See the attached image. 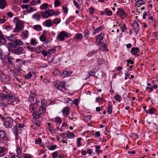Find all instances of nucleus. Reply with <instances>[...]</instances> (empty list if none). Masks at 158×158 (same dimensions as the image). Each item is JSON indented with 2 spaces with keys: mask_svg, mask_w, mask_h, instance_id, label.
<instances>
[{
  "mask_svg": "<svg viewBox=\"0 0 158 158\" xmlns=\"http://www.w3.org/2000/svg\"><path fill=\"white\" fill-rule=\"evenodd\" d=\"M13 94L11 91L6 87H4L2 91V94H0V97L3 100H10L8 104L14 105L16 102L14 100L15 98L13 97Z\"/></svg>",
  "mask_w": 158,
  "mask_h": 158,
  "instance_id": "nucleus-1",
  "label": "nucleus"
},
{
  "mask_svg": "<svg viewBox=\"0 0 158 158\" xmlns=\"http://www.w3.org/2000/svg\"><path fill=\"white\" fill-rule=\"evenodd\" d=\"M14 22L16 23L15 28L13 31L14 32H19L23 30L24 26L22 21L19 20L18 18L15 17L14 19Z\"/></svg>",
  "mask_w": 158,
  "mask_h": 158,
  "instance_id": "nucleus-2",
  "label": "nucleus"
},
{
  "mask_svg": "<svg viewBox=\"0 0 158 158\" xmlns=\"http://www.w3.org/2000/svg\"><path fill=\"white\" fill-rule=\"evenodd\" d=\"M9 50L10 52L16 55L23 54L25 53L24 49L22 47L20 46L15 48L9 47Z\"/></svg>",
  "mask_w": 158,
  "mask_h": 158,
  "instance_id": "nucleus-3",
  "label": "nucleus"
},
{
  "mask_svg": "<svg viewBox=\"0 0 158 158\" xmlns=\"http://www.w3.org/2000/svg\"><path fill=\"white\" fill-rule=\"evenodd\" d=\"M40 13L42 18H48L49 17L54 15L55 13V11L52 10H49L45 11H40Z\"/></svg>",
  "mask_w": 158,
  "mask_h": 158,
  "instance_id": "nucleus-4",
  "label": "nucleus"
},
{
  "mask_svg": "<svg viewBox=\"0 0 158 158\" xmlns=\"http://www.w3.org/2000/svg\"><path fill=\"white\" fill-rule=\"evenodd\" d=\"M69 36L68 33L64 31H62L59 33L57 36V39L59 41H64L65 40V38H68Z\"/></svg>",
  "mask_w": 158,
  "mask_h": 158,
  "instance_id": "nucleus-5",
  "label": "nucleus"
},
{
  "mask_svg": "<svg viewBox=\"0 0 158 158\" xmlns=\"http://www.w3.org/2000/svg\"><path fill=\"white\" fill-rule=\"evenodd\" d=\"M14 120L10 117L7 118L4 122V124L6 128H11L13 125Z\"/></svg>",
  "mask_w": 158,
  "mask_h": 158,
  "instance_id": "nucleus-6",
  "label": "nucleus"
},
{
  "mask_svg": "<svg viewBox=\"0 0 158 158\" xmlns=\"http://www.w3.org/2000/svg\"><path fill=\"white\" fill-rule=\"evenodd\" d=\"M116 14L117 15L122 19H124L127 16V14L125 12L124 9L121 7L118 8Z\"/></svg>",
  "mask_w": 158,
  "mask_h": 158,
  "instance_id": "nucleus-7",
  "label": "nucleus"
},
{
  "mask_svg": "<svg viewBox=\"0 0 158 158\" xmlns=\"http://www.w3.org/2000/svg\"><path fill=\"white\" fill-rule=\"evenodd\" d=\"M0 79L5 83L7 84L11 83L9 77L4 75L2 71L0 72Z\"/></svg>",
  "mask_w": 158,
  "mask_h": 158,
  "instance_id": "nucleus-8",
  "label": "nucleus"
},
{
  "mask_svg": "<svg viewBox=\"0 0 158 158\" xmlns=\"http://www.w3.org/2000/svg\"><path fill=\"white\" fill-rule=\"evenodd\" d=\"M65 82L64 81H56L55 84V87L60 90H62V89L65 88Z\"/></svg>",
  "mask_w": 158,
  "mask_h": 158,
  "instance_id": "nucleus-9",
  "label": "nucleus"
},
{
  "mask_svg": "<svg viewBox=\"0 0 158 158\" xmlns=\"http://www.w3.org/2000/svg\"><path fill=\"white\" fill-rule=\"evenodd\" d=\"M6 137L7 134L6 132L4 130H0V140L5 138L3 140L6 141V143L4 142L5 143H6V144H7L6 141L9 140L8 138H6Z\"/></svg>",
  "mask_w": 158,
  "mask_h": 158,
  "instance_id": "nucleus-10",
  "label": "nucleus"
},
{
  "mask_svg": "<svg viewBox=\"0 0 158 158\" xmlns=\"http://www.w3.org/2000/svg\"><path fill=\"white\" fill-rule=\"evenodd\" d=\"M17 125H16L15 126H14L13 128L12 129L14 133V134L15 135L16 139H19V135L18 134H20L22 131L21 130L20 131H19L17 128Z\"/></svg>",
  "mask_w": 158,
  "mask_h": 158,
  "instance_id": "nucleus-11",
  "label": "nucleus"
},
{
  "mask_svg": "<svg viewBox=\"0 0 158 158\" xmlns=\"http://www.w3.org/2000/svg\"><path fill=\"white\" fill-rule=\"evenodd\" d=\"M132 27L134 30L135 31L136 34L139 31V24L136 22H134L132 24Z\"/></svg>",
  "mask_w": 158,
  "mask_h": 158,
  "instance_id": "nucleus-12",
  "label": "nucleus"
},
{
  "mask_svg": "<svg viewBox=\"0 0 158 158\" xmlns=\"http://www.w3.org/2000/svg\"><path fill=\"white\" fill-rule=\"evenodd\" d=\"M27 48L32 51H36V53L37 54H39L40 53V51H39L38 50H37V49H40V47H37L36 48H34L32 47H31L30 46H28L27 47Z\"/></svg>",
  "mask_w": 158,
  "mask_h": 158,
  "instance_id": "nucleus-13",
  "label": "nucleus"
},
{
  "mask_svg": "<svg viewBox=\"0 0 158 158\" xmlns=\"http://www.w3.org/2000/svg\"><path fill=\"white\" fill-rule=\"evenodd\" d=\"M83 37V35L81 33H76L73 37V40L77 41L81 40Z\"/></svg>",
  "mask_w": 158,
  "mask_h": 158,
  "instance_id": "nucleus-14",
  "label": "nucleus"
},
{
  "mask_svg": "<svg viewBox=\"0 0 158 158\" xmlns=\"http://www.w3.org/2000/svg\"><path fill=\"white\" fill-rule=\"evenodd\" d=\"M103 33H101L98 36L96 40V42L97 43L98 45L101 43L102 40L103 39Z\"/></svg>",
  "mask_w": 158,
  "mask_h": 158,
  "instance_id": "nucleus-15",
  "label": "nucleus"
},
{
  "mask_svg": "<svg viewBox=\"0 0 158 158\" xmlns=\"http://www.w3.org/2000/svg\"><path fill=\"white\" fill-rule=\"evenodd\" d=\"M139 50L138 48L133 47L131 48V52L132 55H136L139 52Z\"/></svg>",
  "mask_w": 158,
  "mask_h": 158,
  "instance_id": "nucleus-16",
  "label": "nucleus"
},
{
  "mask_svg": "<svg viewBox=\"0 0 158 158\" xmlns=\"http://www.w3.org/2000/svg\"><path fill=\"white\" fill-rule=\"evenodd\" d=\"M69 108L68 106L65 107L62 110V113L64 115L67 116H68L69 112Z\"/></svg>",
  "mask_w": 158,
  "mask_h": 158,
  "instance_id": "nucleus-17",
  "label": "nucleus"
},
{
  "mask_svg": "<svg viewBox=\"0 0 158 158\" xmlns=\"http://www.w3.org/2000/svg\"><path fill=\"white\" fill-rule=\"evenodd\" d=\"M45 26L47 27H51L53 25V23L52 22L51 19H48L45 20L44 22Z\"/></svg>",
  "mask_w": 158,
  "mask_h": 158,
  "instance_id": "nucleus-18",
  "label": "nucleus"
},
{
  "mask_svg": "<svg viewBox=\"0 0 158 158\" xmlns=\"http://www.w3.org/2000/svg\"><path fill=\"white\" fill-rule=\"evenodd\" d=\"M41 17V15L38 13H35L32 16L33 19L37 21H39L40 20Z\"/></svg>",
  "mask_w": 158,
  "mask_h": 158,
  "instance_id": "nucleus-19",
  "label": "nucleus"
},
{
  "mask_svg": "<svg viewBox=\"0 0 158 158\" xmlns=\"http://www.w3.org/2000/svg\"><path fill=\"white\" fill-rule=\"evenodd\" d=\"M6 5V0H0V8L3 9L5 8Z\"/></svg>",
  "mask_w": 158,
  "mask_h": 158,
  "instance_id": "nucleus-20",
  "label": "nucleus"
},
{
  "mask_svg": "<svg viewBox=\"0 0 158 158\" xmlns=\"http://www.w3.org/2000/svg\"><path fill=\"white\" fill-rule=\"evenodd\" d=\"M145 3V2L144 1L139 0L136 2L135 6L137 7H139L141 5H144Z\"/></svg>",
  "mask_w": 158,
  "mask_h": 158,
  "instance_id": "nucleus-21",
  "label": "nucleus"
},
{
  "mask_svg": "<svg viewBox=\"0 0 158 158\" xmlns=\"http://www.w3.org/2000/svg\"><path fill=\"white\" fill-rule=\"evenodd\" d=\"M41 113H39L37 110L33 112V115L34 118L35 119H38L40 117Z\"/></svg>",
  "mask_w": 158,
  "mask_h": 158,
  "instance_id": "nucleus-22",
  "label": "nucleus"
},
{
  "mask_svg": "<svg viewBox=\"0 0 158 158\" xmlns=\"http://www.w3.org/2000/svg\"><path fill=\"white\" fill-rule=\"evenodd\" d=\"M6 40L5 38V37L4 36V35L2 33L0 35V42L3 44H5Z\"/></svg>",
  "mask_w": 158,
  "mask_h": 158,
  "instance_id": "nucleus-23",
  "label": "nucleus"
},
{
  "mask_svg": "<svg viewBox=\"0 0 158 158\" xmlns=\"http://www.w3.org/2000/svg\"><path fill=\"white\" fill-rule=\"evenodd\" d=\"M28 31L27 30H25L23 31L21 34V36L23 37L24 39H26L28 36Z\"/></svg>",
  "mask_w": 158,
  "mask_h": 158,
  "instance_id": "nucleus-24",
  "label": "nucleus"
},
{
  "mask_svg": "<svg viewBox=\"0 0 158 158\" xmlns=\"http://www.w3.org/2000/svg\"><path fill=\"white\" fill-rule=\"evenodd\" d=\"M103 28V27L102 26H100L97 28L92 31V34L94 35L96 33L99 32L100 31H101Z\"/></svg>",
  "mask_w": 158,
  "mask_h": 158,
  "instance_id": "nucleus-25",
  "label": "nucleus"
},
{
  "mask_svg": "<svg viewBox=\"0 0 158 158\" xmlns=\"http://www.w3.org/2000/svg\"><path fill=\"white\" fill-rule=\"evenodd\" d=\"M30 110L31 112H34L37 110V108L34 104H31L29 106Z\"/></svg>",
  "mask_w": 158,
  "mask_h": 158,
  "instance_id": "nucleus-26",
  "label": "nucleus"
},
{
  "mask_svg": "<svg viewBox=\"0 0 158 158\" xmlns=\"http://www.w3.org/2000/svg\"><path fill=\"white\" fill-rule=\"evenodd\" d=\"M109 104L108 105V110H107V113L108 114H111L112 112V105L111 103H110L109 102H108Z\"/></svg>",
  "mask_w": 158,
  "mask_h": 158,
  "instance_id": "nucleus-27",
  "label": "nucleus"
},
{
  "mask_svg": "<svg viewBox=\"0 0 158 158\" xmlns=\"http://www.w3.org/2000/svg\"><path fill=\"white\" fill-rule=\"evenodd\" d=\"M12 42H10L8 43V45L12 47V48H16V47L18 45L17 43L15 40L14 41Z\"/></svg>",
  "mask_w": 158,
  "mask_h": 158,
  "instance_id": "nucleus-28",
  "label": "nucleus"
},
{
  "mask_svg": "<svg viewBox=\"0 0 158 158\" xmlns=\"http://www.w3.org/2000/svg\"><path fill=\"white\" fill-rule=\"evenodd\" d=\"M8 40L11 41H14L15 39V37L13 35H10L9 36H5Z\"/></svg>",
  "mask_w": 158,
  "mask_h": 158,
  "instance_id": "nucleus-29",
  "label": "nucleus"
},
{
  "mask_svg": "<svg viewBox=\"0 0 158 158\" xmlns=\"http://www.w3.org/2000/svg\"><path fill=\"white\" fill-rule=\"evenodd\" d=\"M106 41L105 42L103 41L102 42H101V43L100 44H101V46L103 48L105 49V50L108 51L109 50L107 48V45L106 44Z\"/></svg>",
  "mask_w": 158,
  "mask_h": 158,
  "instance_id": "nucleus-30",
  "label": "nucleus"
},
{
  "mask_svg": "<svg viewBox=\"0 0 158 158\" xmlns=\"http://www.w3.org/2000/svg\"><path fill=\"white\" fill-rule=\"evenodd\" d=\"M33 28L36 31H39L42 30V27L38 25L34 26Z\"/></svg>",
  "mask_w": 158,
  "mask_h": 158,
  "instance_id": "nucleus-31",
  "label": "nucleus"
},
{
  "mask_svg": "<svg viewBox=\"0 0 158 158\" xmlns=\"http://www.w3.org/2000/svg\"><path fill=\"white\" fill-rule=\"evenodd\" d=\"M48 4L47 3H44L42 4L40 6V8L41 10H46L48 7Z\"/></svg>",
  "mask_w": 158,
  "mask_h": 158,
  "instance_id": "nucleus-32",
  "label": "nucleus"
},
{
  "mask_svg": "<svg viewBox=\"0 0 158 158\" xmlns=\"http://www.w3.org/2000/svg\"><path fill=\"white\" fill-rule=\"evenodd\" d=\"M66 135L68 138L69 139L73 138L75 136L73 133L70 132H67Z\"/></svg>",
  "mask_w": 158,
  "mask_h": 158,
  "instance_id": "nucleus-33",
  "label": "nucleus"
},
{
  "mask_svg": "<svg viewBox=\"0 0 158 158\" xmlns=\"http://www.w3.org/2000/svg\"><path fill=\"white\" fill-rule=\"evenodd\" d=\"M105 13L107 15L110 16L112 14V12L111 10H109L108 8H106L105 9Z\"/></svg>",
  "mask_w": 158,
  "mask_h": 158,
  "instance_id": "nucleus-34",
  "label": "nucleus"
},
{
  "mask_svg": "<svg viewBox=\"0 0 158 158\" xmlns=\"http://www.w3.org/2000/svg\"><path fill=\"white\" fill-rule=\"evenodd\" d=\"M98 71V69H97L95 67L94 68L92 69L90 71L89 73L92 75H94L96 73V72Z\"/></svg>",
  "mask_w": 158,
  "mask_h": 158,
  "instance_id": "nucleus-35",
  "label": "nucleus"
},
{
  "mask_svg": "<svg viewBox=\"0 0 158 158\" xmlns=\"http://www.w3.org/2000/svg\"><path fill=\"white\" fill-rule=\"evenodd\" d=\"M95 147L96 148V152L97 153L98 155H99V152L100 151V146L98 145H96L95 146Z\"/></svg>",
  "mask_w": 158,
  "mask_h": 158,
  "instance_id": "nucleus-36",
  "label": "nucleus"
},
{
  "mask_svg": "<svg viewBox=\"0 0 158 158\" xmlns=\"http://www.w3.org/2000/svg\"><path fill=\"white\" fill-rule=\"evenodd\" d=\"M114 98L115 100L118 102H120L121 100V96L118 94H116L114 96Z\"/></svg>",
  "mask_w": 158,
  "mask_h": 158,
  "instance_id": "nucleus-37",
  "label": "nucleus"
},
{
  "mask_svg": "<svg viewBox=\"0 0 158 158\" xmlns=\"http://www.w3.org/2000/svg\"><path fill=\"white\" fill-rule=\"evenodd\" d=\"M156 111V110L153 108H150L148 110V113H149V114H152L154 113Z\"/></svg>",
  "mask_w": 158,
  "mask_h": 158,
  "instance_id": "nucleus-38",
  "label": "nucleus"
},
{
  "mask_svg": "<svg viewBox=\"0 0 158 158\" xmlns=\"http://www.w3.org/2000/svg\"><path fill=\"white\" fill-rule=\"evenodd\" d=\"M34 95L33 94H31L29 96L28 100L30 102H32L34 100Z\"/></svg>",
  "mask_w": 158,
  "mask_h": 158,
  "instance_id": "nucleus-39",
  "label": "nucleus"
},
{
  "mask_svg": "<svg viewBox=\"0 0 158 158\" xmlns=\"http://www.w3.org/2000/svg\"><path fill=\"white\" fill-rule=\"evenodd\" d=\"M36 10V9L35 7H31L29 9H27V12L28 13H30L31 12Z\"/></svg>",
  "mask_w": 158,
  "mask_h": 158,
  "instance_id": "nucleus-40",
  "label": "nucleus"
},
{
  "mask_svg": "<svg viewBox=\"0 0 158 158\" xmlns=\"http://www.w3.org/2000/svg\"><path fill=\"white\" fill-rule=\"evenodd\" d=\"M85 35L84 36L86 38H88L89 37V31L88 30L86 29L84 32Z\"/></svg>",
  "mask_w": 158,
  "mask_h": 158,
  "instance_id": "nucleus-41",
  "label": "nucleus"
},
{
  "mask_svg": "<svg viewBox=\"0 0 158 158\" xmlns=\"http://www.w3.org/2000/svg\"><path fill=\"white\" fill-rule=\"evenodd\" d=\"M5 150L2 148H0V157H2L4 155Z\"/></svg>",
  "mask_w": 158,
  "mask_h": 158,
  "instance_id": "nucleus-42",
  "label": "nucleus"
},
{
  "mask_svg": "<svg viewBox=\"0 0 158 158\" xmlns=\"http://www.w3.org/2000/svg\"><path fill=\"white\" fill-rule=\"evenodd\" d=\"M96 53V52L95 51H90L88 53V54H87V56L88 57L94 55V54Z\"/></svg>",
  "mask_w": 158,
  "mask_h": 158,
  "instance_id": "nucleus-43",
  "label": "nucleus"
},
{
  "mask_svg": "<svg viewBox=\"0 0 158 158\" xmlns=\"http://www.w3.org/2000/svg\"><path fill=\"white\" fill-rule=\"evenodd\" d=\"M7 59V58H6ZM8 61L9 62V64L10 65H12L13 64V62H12V60L13 59H14V58H11L10 57H8L7 58Z\"/></svg>",
  "mask_w": 158,
  "mask_h": 158,
  "instance_id": "nucleus-44",
  "label": "nucleus"
},
{
  "mask_svg": "<svg viewBox=\"0 0 158 158\" xmlns=\"http://www.w3.org/2000/svg\"><path fill=\"white\" fill-rule=\"evenodd\" d=\"M56 121V123H59V124L61 123V120L60 118L59 117H56L55 118Z\"/></svg>",
  "mask_w": 158,
  "mask_h": 158,
  "instance_id": "nucleus-45",
  "label": "nucleus"
},
{
  "mask_svg": "<svg viewBox=\"0 0 158 158\" xmlns=\"http://www.w3.org/2000/svg\"><path fill=\"white\" fill-rule=\"evenodd\" d=\"M42 142V139L40 138L36 139L35 140V143L37 144H39Z\"/></svg>",
  "mask_w": 158,
  "mask_h": 158,
  "instance_id": "nucleus-46",
  "label": "nucleus"
},
{
  "mask_svg": "<svg viewBox=\"0 0 158 158\" xmlns=\"http://www.w3.org/2000/svg\"><path fill=\"white\" fill-rule=\"evenodd\" d=\"M82 139L81 138H79L77 139V147H79L81 146V141Z\"/></svg>",
  "mask_w": 158,
  "mask_h": 158,
  "instance_id": "nucleus-47",
  "label": "nucleus"
},
{
  "mask_svg": "<svg viewBox=\"0 0 158 158\" xmlns=\"http://www.w3.org/2000/svg\"><path fill=\"white\" fill-rule=\"evenodd\" d=\"M60 20L59 19L56 18L53 21V23L58 24L60 23Z\"/></svg>",
  "mask_w": 158,
  "mask_h": 158,
  "instance_id": "nucleus-48",
  "label": "nucleus"
},
{
  "mask_svg": "<svg viewBox=\"0 0 158 158\" xmlns=\"http://www.w3.org/2000/svg\"><path fill=\"white\" fill-rule=\"evenodd\" d=\"M88 10L89 13L91 15H92L94 13V9L93 7H90V8Z\"/></svg>",
  "mask_w": 158,
  "mask_h": 158,
  "instance_id": "nucleus-49",
  "label": "nucleus"
},
{
  "mask_svg": "<svg viewBox=\"0 0 158 158\" xmlns=\"http://www.w3.org/2000/svg\"><path fill=\"white\" fill-rule=\"evenodd\" d=\"M97 61L99 65L102 64L103 62L102 59L100 58H98L97 59Z\"/></svg>",
  "mask_w": 158,
  "mask_h": 158,
  "instance_id": "nucleus-50",
  "label": "nucleus"
},
{
  "mask_svg": "<svg viewBox=\"0 0 158 158\" xmlns=\"http://www.w3.org/2000/svg\"><path fill=\"white\" fill-rule=\"evenodd\" d=\"M15 40L17 43V44L18 45H22L23 44V41H21L20 40H16L15 39Z\"/></svg>",
  "mask_w": 158,
  "mask_h": 158,
  "instance_id": "nucleus-51",
  "label": "nucleus"
},
{
  "mask_svg": "<svg viewBox=\"0 0 158 158\" xmlns=\"http://www.w3.org/2000/svg\"><path fill=\"white\" fill-rule=\"evenodd\" d=\"M5 28L8 31H10L12 30L13 27L12 26L9 25L5 26Z\"/></svg>",
  "mask_w": 158,
  "mask_h": 158,
  "instance_id": "nucleus-52",
  "label": "nucleus"
},
{
  "mask_svg": "<svg viewBox=\"0 0 158 158\" xmlns=\"http://www.w3.org/2000/svg\"><path fill=\"white\" fill-rule=\"evenodd\" d=\"M60 5V2L59 0H56L54 2V6L55 7L58 6Z\"/></svg>",
  "mask_w": 158,
  "mask_h": 158,
  "instance_id": "nucleus-53",
  "label": "nucleus"
},
{
  "mask_svg": "<svg viewBox=\"0 0 158 158\" xmlns=\"http://www.w3.org/2000/svg\"><path fill=\"white\" fill-rule=\"evenodd\" d=\"M40 40L42 42H44L46 40V37L43 35H42L40 38Z\"/></svg>",
  "mask_w": 158,
  "mask_h": 158,
  "instance_id": "nucleus-54",
  "label": "nucleus"
},
{
  "mask_svg": "<svg viewBox=\"0 0 158 158\" xmlns=\"http://www.w3.org/2000/svg\"><path fill=\"white\" fill-rule=\"evenodd\" d=\"M62 76H64V77L68 76L69 75V73L68 71H64L63 72Z\"/></svg>",
  "mask_w": 158,
  "mask_h": 158,
  "instance_id": "nucleus-55",
  "label": "nucleus"
},
{
  "mask_svg": "<svg viewBox=\"0 0 158 158\" xmlns=\"http://www.w3.org/2000/svg\"><path fill=\"white\" fill-rule=\"evenodd\" d=\"M121 28L123 32H125L127 30V28L126 27L125 24H124Z\"/></svg>",
  "mask_w": 158,
  "mask_h": 158,
  "instance_id": "nucleus-56",
  "label": "nucleus"
},
{
  "mask_svg": "<svg viewBox=\"0 0 158 158\" xmlns=\"http://www.w3.org/2000/svg\"><path fill=\"white\" fill-rule=\"evenodd\" d=\"M63 9L64 10L63 12L64 13H67L68 11V8L66 7L63 6H62Z\"/></svg>",
  "mask_w": 158,
  "mask_h": 158,
  "instance_id": "nucleus-57",
  "label": "nucleus"
},
{
  "mask_svg": "<svg viewBox=\"0 0 158 158\" xmlns=\"http://www.w3.org/2000/svg\"><path fill=\"white\" fill-rule=\"evenodd\" d=\"M73 3L75 6L78 9H79L80 8L79 5L78 4L77 2L76 1V0H73Z\"/></svg>",
  "mask_w": 158,
  "mask_h": 158,
  "instance_id": "nucleus-58",
  "label": "nucleus"
},
{
  "mask_svg": "<svg viewBox=\"0 0 158 158\" xmlns=\"http://www.w3.org/2000/svg\"><path fill=\"white\" fill-rule=\"evenodd\" d=\"M32 76V75L31 73L26 74L25 76V77L27 79H30Z\"/></svg>",
  "mask_w": 158,
  "mask_h": 158,
  "instance_id": "nucleus-59",
  "label": "nucleus"
},
{
  "mask_svg": "<svg viewBox=\"0 0 158 158\" xmlns=\"http://www.w3.org/2000/svg\"><path fill=\"white\" fill-rule=\"evenodd\" d=\"M56 50V48H53L52 49H50L49 50V51L48 52V54H52L54 53Z\"/></svg>",
  "mask_w": 158,
  "mask_h": 158,
  "instance_id": "nucleus-60",
  "label": "nucleus"
},
{
  "mask_svg": "<svg viewBox=\"0 0 158 158\" xmlns=\"http://www.w3.org/2000/svg\"><path fill=\"white\" fill-rule=\"evenodd\" d=\"M41 108L42 112L43 113H45L46 112V106H42L40 108L39 110H40Z\"/></svg>",
  "mask_w": 158,
  "mask_h": 158,
  "instance_id": "nucleus-61",
  "label": "nucleus"
},
{
  "mask_svg": "<svg viewBox=\"0 0 158 158\" xmlns=\"http://www.w3.org/2000/svg\"><path fill=\"white\" fill-rule=\"evenodd\" d=\"M36 42H35V40L34 39H32L31 40V42L30 44L31 45H33L35 44H36Z\"/></svg>",
  "mask_w": 158,
  "mask_h": 158,
  "instance_id": "nucleus-62",
  "label": "nucleus"
},
{
  "mask_svg": "<svg viewBox=\"0 0 158 158\" xmlns=\"http://www.w3.org/2000/svg\"><path fill=\"white\" fill-rule=\"evenodd\" d=\"M58 155V154L57 152H55L52 153V157L53 158H56Z\"/></svg>",
  "mask_w": 158,
  "mask_h": 158,
  "instance_id": "nucleus-63",
  "label": "nucleus"
},
{
  "mask_svg": "<svg viewBox=\"0 0 158 158\" xmlns=\"http://www.w3.org/2000/svg\"><path fill=\"white\" fill-rule=\"evenodd\" d=\"M57 148V146L56 145H54L51 146L49 148V149L51 150H53L56 149Z\"/></svg>",
  "mask_w": 158,
  "mask_h": 158,
  "instance_id": "nucleus-64",
  "label": "nucleus"
}]
</instances>
